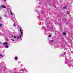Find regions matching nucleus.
<instances>
[{
	"mask_svg": "<svg viewBox=\"0 0 73 73\" xmlns=\"http://www.w3.org/2000/svg\"><path fill=\"white\" fill-rule=\"evenodd\" d=\"M21 38V35H20V39Z\"/></svg>",
	"mask_w": 73,
	"mask_h": 73,
	"instance_id": "13",
	"label": "nucleus"
},
{
	"mask_svg": "<svg viewBox=\"0 0 73 73\" xmlns=\"http://www.w3.org/2000/svg\"><path fill=\"white\" fill-rule=\"evenodd\" d=\"M2 19V18H1V17H0V19Z\"/></svg>",
	"mask_w": 73,
	"mask_h": 73,
	"instance_id": "22",
	"label": "nucleus"
},
{
	"mask_svg": "<svg viewBox=\"0 0 73 73\" xmlns=\"http://www.w3.org/2000/svg\"><path fill=\"white\" fill-rule=\"evenodd\" d=\"M53 40H52L51 41H50V44H51V43H52V42H53Z\"/></svg>",
	"mask_w": 73,
	"mask_h": 73,
	"instance_id": "6",
	"label": "nucleus"
},
{
	"mask_svg": "<svg viewBox=\"0 0 73 73\" xmlns=\"http://www.w3.org/2000/svg\"><path fill=\"white\" fill-rule=\"evenodd\" d=\"M4 45H8V43L7 42H5L3 43Z\"/></svg>",
	"mask_w": 73,
	"mask_h": 73,
	"instance_id": "3",
	"label": "nucleus"
},
{
	"mask_svg": "<svg viewBox=\"0 0 73 73\" xmlns=\"http://www.w3.org/2000/svg\"><path fill=\"white\" fill-rule=\"evenodd\" d=\"M15 59H16V60H17L18 59L17 57H15Z\"/></svg>",
	"mask_w": 73,
	"mask_h": 73,
	"instance_id": "14",
	"label": "nucleus"
},
{
	"mask_svg": "<svg viewBox=\"0 0 73 73\" xmlns=\"http://www.w3.org/2000/svg\"><path fill=\"white\" fill-rule=\"evenodd\" d=\"M7 9H8V8H7Z\"/></svg>",
	"mask_w": 73,
	"mask_h": 73,
	"instance_id": "29",
	"label": "nucleus"
},
{
	"mask_svg": "<svg viewBox=\"0 0 73 73\" xmlns=\"http://www.w3.org/2000/svg\"><path fill=\"white\" fill-rule=\"evenodd\" d=\"M0 36H1V35L0 34Z\"/></svg>",
	"mask_w": 73,
	"mask_h": 73,
	"instance_id": "30",
	"label": "nucleus"
},
{
	"mask_svg": "<svg viewBox=\"0 0 73 73\" xmlns=\"http://www.w3.org/2000/svg\"><path fill=\"white\" fill-rule=\"evenodd\" d=\"M1 42L0 41V44H1Z\"/></svg>",
	"mask_w": 73,
	"mask_h": 73,
	"instance_id": "27",
	"label": "nucleus"
},
{
	"mask_svg": "<svg viewBox=\"0 0 73 73\" xmlns=\"http://www.w3.org/2000/svg\"><path fill=\"white\" fill-rule=\"evenodd\" d=\"M63 35H66V33L64 32L63 33Z\"/></svg>",
	"mask_w": 73,
	"mask_h": 73,
	"instance_id": "7",
	"label": "nucleus"
},
{
	"mask_svg": "<svg viewBox=\"0 0 73 73\" xmlns=\"http://www.w3.org/2000/svg\"><path fill=\"white\" fill-rule=\"evenodd\" d=\"M5 48H8V46L5 45Z\"/></svg>",
	"mask_w": 73,
	"mask_h": 73,
	"instance_id": "8",
	"label": "nucleus"
},
{
	"mask_svg": "<svg viewBox=\"0 0 73 73\" xmlns=\"http://www.w3.org/2000/svg\"><path fill=\"white\" fill-rule=\"evenodd\" d=\"M66 64H68V65H71V64H70V61L68 59H66Z\"/></svg>",
	"mask_w": 73,
	"mask_h": 73,
	"instance_id": "1",
	"label": "nucleus"
},
{
	"mask_svg": "<svg viewBox=\"0 0 73 73\" xmlns=\"http://www.w3.org/2000/svg\"><path fill=\"white\" fill-rule=\"evenodd\" d=\"M67 13H68V14H69V12L68 11H67Z\"/></svg>",
	"mask_w": 73,
	"mask_h": 73,
	"instance_id": "12",
	"label": "nucleus"
},
{
	"mask_svg": "<svg viewBox=\"0 0 73 73\" xmlns=\"http://www.w3.org/2000/svg\"><path fill=\"white\" fill-rule=\"evenodd\" d=\"M19 28L20 29H21V27H20V26H19Z\"/></svg>",
	"mask_w": 73,
	"mask_h": 73,
	"instance_id": "15",
	"label": "nucleus"
},
{
	"mask_svg": "<svg viewBox=\"0 0 73 73\" xmlns=\"http://www.w3.org/2000/svg\"><path fill=\"white\" fill-rule=\"evenodd\" d=\"M64 21H65V22H66V18H64Z\"/></svg>",
	"mask_w": 73,
	"mask_h": 73,
	"instance_id": "9",
	"label": "nucleus"
},
{
	"mask_svg": "<svg viewBox=\"0 0 73 73\" xmlns=\"http://www.w3.org/2000/svg\"><path fill=\"white\" fill-rule=\"evenodd\" d=\"M20 32H21V33L22 35H23V32H22V30L21 29H20Z\"/></svg>",
	"mask_w": 73,
	"mask_h": 73,
	"instance_id": "4",
	"label": "nucleus"
},
{
	"mask_svg": "<svg viewBox=\"0 0 73 73\" xmlns=\"http://www.w3.org/2000/svg\"><path fill=\"white\" fill-rule=\"evenodd\" d=\"M12 37H14V36H13V35H12Z\"/></svg>",
	"mask_w": 73,
	"mask_h": 73,
	"instance_id": "24",
	"label": "nucleus"
},
{
	"mask_svg": "<svg viewBox=\"0 0 73 73\" xmlns=\"http://www.w3.org/2000/svg\"><path fill=\"white\" fill-rule=\"evenodd\" d=\"M14 26L15 27L16 26V25H15V24H14Z\"/></svg>",
	"mask_w": 73,
	"mask_h": 73,
	"instance_id": "20",
	"label": "nucleus"
},
{
	"mask_svg": "<svg viewBox=\"0 0 73 73\" xmlns=\"http://www.w3.org/2000/svg\"><path fill=\"white\" fill-rule=\"evenodd\" d=\"M11 40H12V41H15V40H13V39H11Z\"/></svg>",
	"mask_w": 73,
	"mask_h": 73,
	"instance_id": "21",
	"label": "nucleus"
},
{
	"mask_svg": "<svg viewBox=\"0 0 73 73\" xmlns=\"http://www.w3.org/2000/svg\"><path fill=\"white\" fill-rule=\"evenodd\" d=\"M19 38H20V37L19 36H18L17 38V39H19Z\"/></svg>",
	"mask_w": 73,
	"mask_h": 73,
	"instance_id": "19",
	"label": "nucleus"
},
{
	"mask_svg": "<svg viewBox=\"0 0 73 73\" xmlns=\"http://www.w3.org/2000/svg\"><path fill=\"white\" fill-rule=\"evenodd\" d=\"M68 8V7L66 6H65V7H64L63 8V9H67Z\"/></svg>",
	"mask_w": 73,
	"mask_h": 73,
	"instance_id": "5",
	"label": "nucleus"
},
{
	"mask_svg": "<svg viewBox=\"0 0 73 73\" xmlns=\"http://www.w3.org/2000/svg\"><path fill=\"white\" fill-rule=\"evenodd\" d=\"M10 12L11 14V15H13V13H12L11 10H10Z\"/></svg>",
	"mask_w": 73,
	"mask_h": 73,
	"instance_id": "10",
	"label": "nucleus"
},
{
	"mask_svg": "<svg viewBox=\"0 0 73 73\" xmlns=\"http://www.w3.org/2000/svg\"><path fill=\"white\" fill-rule=\"evenodd\" d=\"M49 37H51V35H49Z\"/></svg>",
	"mask_w": 73,
	"mask_h": 73,
	"instance_id": "16",
	"label": "nucleus"
},
{
	"mask_svg": "<svg viewBox=\"0 0 73 73\" xmlns=\"http://www.w3.org/2000/svg\"><path fill=\"white\" fill-rule=\"evenodd\" d=\"M38 18H40V16H38Z\"/></svg>",
	"mask_w": 73,
	"mask_h": 73,
	"instance_id": "23",
	"label": "nucleus"
},
{
	"mask_svg": "<svg viewBox=\"0 0 73 73\" xmlns=\"http://www.w3.org/2000/svg\"><path fill=\"white\" fill-rule=\"evenodd\" d=\"M3 24H0V27H2Z\"/></svg>",
	"mask_w": 73,
	"mask_h": 73,
	"instance_id": "11",
	"label": "nucleus"
},
{
	"mask_svg": "<svg viewBox=\"0 0 73 73\" xmlns=\"http://www.w3.org/2000/svg\"><path fill=\"white\" fill-rule=\"evenodd\" d=\"M3 8H6V7L4 5H3L2 6H0V10L1 11L2 10V9H3Z\"/></svg>",
	"mask_w": 73,
	"mask_h": 73,
	"instance_id": "2",
	"label": "nucleus"
},
{
	"mask_svg": "<svg viewBox=\"0 0 73 73\" xmlns=\"http://www.w3.org/2000/svg\"><path fill=\"white\" fill-rule=\"evenodd\" d=\"M5 17H7V16H6V15H5Z\"/></svg>",
	"mask_w": 73,
	"mask_h": 73,
	"instance_id": "25",
	"label": "nucleus"
},
{
	"mask_svg": "<svg viewBox=\"0 0 73 73\" xmlns=\"http://www.w3.org/2000/svg\"><path fill=\"white\" fill-rule=\"evenodd\" d=\"M14 37L15 38H16V36H14Z\"/></svg>",
	"mask_w": 73,
	"mask_h": 73,
	"instance_id": "17",
	"label": "nucleus"
},
{
	"mask_svg": "<svg viewBox=\"0 0 73 73\" xmlns=\"http://www.w3.org/2000/svg\"><path fill=\"white\" fill-rule=\"evenodd\" d=\"M4 1H6V0H4Z\"/></svg>",
	"mask_w": 73,
	"mask_h": 73,
	"instance_id": "26",
	"label": "nucleus"
},
{
	"mask_svg": "<svg viewBox=\"0 0 73 73\" xmlns=\"http://www.w3.org/2000/svg\"><path fill=\"white\" fill-rule=\"evenodd\" d=\"M42 28H44V27H42Z\"/></svg>",
	"mask_w": 73,
	"mask_h": 73,
	"instance_id": "28",
	"label": "nucleus"
},
{
	"mask_svg": "<svg viewBox=\"0 0 73 73\" xmlns=\"http://www.w3.org/2000/svg\"><path fill=\"white\" fill-rule=\"evenodd\" d=\"M1 56H2V54H0V57H1Z\"/></svg>",
	"mask_w": 73,
	"mask_h": 73,
	"instance_id": "18",
	"label": "nucleus"
},
{
	"mask_svg": "<svg viewBox=\"0 0 73 73\" xmlns=\"http://www.w3.org/2000/svg\"><path fill=\"white\" fill-rule=\"evenodd\" d=\"M39 19H40V18H39Z\"/></svg>",
	"mask_w": 73,
	"mask_h": 73,
	"instance_id": "31",
	"label": "nucleus"
}]
</instances>
